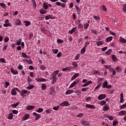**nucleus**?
<instances>
[{
	"instance_id": "1",
	"label": "nucleus",
	"mask_w": 126,
	"mask_h": 126,
	"mask_svg": "<svg viewBox=\"0 0 126 126\" xmlns=\"http://www.w3.org/2000/svg\"><path fill=\"white\" fill-rule=\"evenodd\" d=\"M80 123L81 125H82L83 126H90L89 124V123L86 121V120L83 119H82L80 121Z\"/></svg>"
},
{
	"instance_id": "2",
	"label": "nucleus",
	"mask_w": 126,
	"mask_h": 126,
	"mask_svg": "<svg viewBox=\"0 0 126 126\" xmlns=\"http://www.w3.org/2000/svg\"><path fill=\"white\" fill-rule=\"evenodd\" d=\"M77 83H79V79H77L75 81L72 83L69 86V88H72L74 87V86L76 85Z\"/></svg>"
},
{
	"instance_id": "3",
	"label": "nucleus",
	"mask_w": 126,
	"mask_h": 126,
	"mask_svg": "<svg viewBox=\"0 0 126 126\" xmlns=\"http://www.w3.org/2000/svg\"><path fill=\"white\" fill-rule=\"evenodd\" d=\"M60 106H61V107L69 106V102L67 101H63L62 103H60Z\"/></svg>"
},
{
	"instance_id": "4",
	"label": "nucleus",
	"mask_w": 126,
	"mask_h": 126,
	"mask_svg": "<svg viewBox=\"0 0 126 126\" xmlns=\"http://www.w3.org/2000/svg\"><path fill=\"white\" fill-rule=\"evenodd\" d=\"M32 115L35 117V121H38L41 118V114H38L36 112H33L32 113Z\"/></svg>"
},
{
	"instance_id": "5",
	"label": "nucleus",
	"mask_w": 126,
	"mask_h": 126,
	"mask_svg": "<svg viewBox=\"0 0 126 126\" xmlns=\"http://www.w3.org/2000/svg\"><path fill=\"white\" fill-rule=\"evenodd\" d=\"M106 94H101L99 95L98 96L97 99L98 100H103V99H105L106 98Z\"/></svg>"
},
{
	"instance_id": "6",
	"label": "nucleus",
	"mask_w": 126,
	"mask_h": 126,
	"mask_svg": "<svg viewBox=\"0 0 126 126\" xmlns=\"http://www.w3.org/2000/svg\"><path fill=\"white\" fill-rule=\"evenodd\" d=\"M35 80L37 82H46L47 81V79L40 78H35Z\"/></svg>"
},
{
	"instance_id": "7",
	"label": "nucleus",
	"mask_w": 126,
	"mask_h": 126,
	"mask_svg": "<svg viewBox=\"0 0 126 126\" xmlns=\"http://www.w3.org/2000/svg\"><path fill=\"white\" fill-rule=\"evenodd\" d=\"M75 8L78 15H80V14H81V10L80 9V8H79V7L77 5H76L75 6Z\"/></svg>"
},
{
	"instance_id": "8",
	"label": "nucleus",
	"mask_w": 126,
	"mask_h": 126,
	"mask_svg": "<svg viewBox=\"0 0 126 126\" xmlns=\"http://www.w3.org/2000/svg\"><path fill=\"white\" fill-rule=\"evenodd\" d=\"M45 20H49V19H56L55 17H53L52 15H49L45 17Z\"/></svg>"
},
{
	"instance_id": "9",
	"label": "nucleus",
	"mask_w": 126,
	"mask_h": 126,
	"mask_svg": "<svg viewBox=\"0 0 126 126\" xmlns=\"http://www.w3.org/2000/svg\"><path fill=\"white\" fill-rule=\"evenodd\" d=\"M35 106L34 105H28L26 107V109L28 111H31V110H33Z\"/></svg>"
},
{
	"instance_id": "10",
	"label": "nucleus",
	"mask_w": 126,
	"mask_h": 126,
	"mask_svg": "<svg viewBox=\"0 0 126 126\" xmlns=\"http://www.w3.org/2000/svg\"><path fill=\"white\" fill-rule=\"evenodd\" d=\"M30 118V115L29 114H25L23 118H22L23 121H26V120H28Z\"/></svg>"
},
{
	"instance_id": "11",
	"label": "nucleus",
	"mask_w": 126,
	"mask_h": 126,
	"mask_svg": "<svg viewBox=\"0 0 126 126\" xmlns=\"http://www.w3.org/2000/svg\"><path fill=\"white\" fill-rule=\"evenodd\" d=\"M109 109H110V107H109L108 104H106L105 105L103 106V111H104V112H106L108 111Z\"/></svg>"
},
{
	"instance_id": "12",
	"label": "nucleus",
	"mask_w": 126,
	"mask_h": 126,
	"mask_svg": "<svg viewBox=\"0 0 126 126\" xmlns=\"http://www.w3.org/2000/svg\"><path fill=\"white\" fill-rule=\"evenodd\" d=\"M11 95H12V96H15V95H16V90L15 89V88H14L11 91Z\"/></svg>"
},
{
	"instance_id": "13",
	"label": "nucleus",
	"mask_w": 126,
	"mask_h": 126,
	"mask_svg": "<svg viewBox=\"0 0 126 126\" xmlns=\"http://www.w3.org/2000/svg\"><path fill=\"white\" fill-rule=\"evenodd\" d=\"M71 69H72V66L67 67L63 68L62 69V71H66L67 70H71Z\"/></svg>"
},
{
	"instance_id": "14",
	"label": "nucleus",
	"mask_w": 126,
	"mask_h": 126,
	"mask_svg": "<svg viewBox=\"0 0 126 126\" xmlns=\"http://www.w3.org/2000/svg\"><path fill=\"white\" fill-rule=\"evenodd\" d=\"M76 28H77V27L73 28L70 31H69V33L71 34H73V33L75 32V31L76 30Z\"/></svg>"
},
{
	"instance_id": "15",
	"label": "nucleus",
	"mask_w": 126,
	"mask_h": 126,
	"mask_svg": "<svg viewBox=\"0 0 126 126\" xmlns=\"http://www.w3.org/2000/svg\"><path fill=\"white\" fill-rule=\"evenodd\" d=\"M86 107L89 109H95L96 108L94 105L92 104H86Z\"/></svg>"
},
{
	"instance_id": "16",
	"label": "nucleus",
	"mask_w": 126,
	"mask_h": 126,
	"mask_svg": "<svg viewBox=\"0 0 126 126\" xmlns=\"http://www.w3.org/2000/svg\"><path fill=\"white\" fill-rule=\"evenodd\" d=\"M10 71H11V73L14 74V75H15L16 74H18V71L16 70H13L12 69V68H10Z\"/></svg>"
},
{
	"instance_id": "17",
	"label": "nucleus",
	"mask_w": 126,
	"mask_h": 126,
	"mask_svg": "<svg viewBox=\"0 0 126 126\" xmlns=\"http://www.w3.org/2000/svg\"><path fill=\"white\" fill-rule=\"evenodd\" d=\"M78 76H79V73H75L71 78V80H74Z\"/></svg>"
},
{
	"instance_id": "18",
	"label": "nucleus",
	"mask_w": 126,
	"mask_h": 126,
	"mask_svg": "<svg viewBox=\"0 0 126 126\" xmlns=\"http://www.w3.org/2000/svg\"><path fill=\"white\" fill-rule=\"evenodd\" d=\"M42 6L43 9L47 10L49 9V6H48V4H47V3H43Z\"/></svg>"
},
{
	"instance_id": "19",
	"label": "nucleus",
	"mask_w": 126,
	"mask_h": 126,
	"mask_svg": "<svg viewBox=\"0 0 126 126\" xmlns=\"http://www.w3.org/2000/svg\"><path fill=\"white\" fill-rule=\"evenodd\" d=\"M74 92V91L71 90H68L66 91L65 94V95H68L69 94H71V93H73Z\"/></svg>"
},
{
	"instance_id": "20",
	"label": "nucleus",
	"mask_w": 126,
	"mask_h": 126,
	"mask_svg": "<svg viewBox=\"0 0 126 126\" xmlns=\"http://www.w3.org/2000/svg\"><path fill=\"white\" fill-rule=\"evenodd\" d=\"M112 40H113V36H109L106 38L105 41L106 43H109V42H111Z\"/></svg>"
},
{
	"instance_id": "21",
	"label": "nucleus",
	"mask_w": 126,
	"mask_h": 126,
	"mask_svg": "<svg viewBox=\"0 0 126 126\" xmlns=\"http://www.w3.org/2000/svg\"><path fill=\"white\" fill-rule=\"evenodd\" d=\"M89 23L90 22H88L84 25V28L85 30H87V29H88V28L89 27Z\"/></svg>"
},
{
	"instance_id": "22",
	"label": "nucleus",
	"mask_w": 126,
	"mask_h": 126,
	"mask_svg": "<svg viewBox=\"0 0 126 126\" xmlns=\"http://www.w3.org/2000/svg\"><path fill=\"white\" fill-rule=\"evenodd\" d=\"M22 56L23 58H26V59H30V57H29L26 53H22Z\"/></svg>"
},
{
	"instance_id": "23",
	"label": "nucleus",
	"mask_w": 126,
	"mask_h": 126,
	"mask_svg": "<svg viewBox=\"0 0 126 126\" xmlns=\"http://www.w3.org/2000/svg\"><path fill=\"white\" fill-rule=\"evenodd\" d=\"M47 12V11H45V10H44V9H41L39 11V13L41 15L46 14Z\"/></svg>"
},
{
	"instance_id": "24",
	"label": "nucleus",
	"mask_w": 126,
	"mask_h": 126,
	"mask_svg": "<svg viewBox=\"0 0 126 126\" xmlns=\"http://www.w3.org/2000/svg\"><path fill=\"white\" fill-rule=\"evenodd\" d=\"M52 79H53V83H55L57 80H58V78L56 76L51 75Z\"/></svg>"
},
{
	"instance_id": "25",
	"label": "nucleus",
	"mask_w": 126,
	"mask_h": 126,
	"mask_svg": "<svg viewBox=\"0 0 126 126\" xmlns=\"http://www.w3.org/2000/svg\"><path fill=\"white\" fill-rule=\"evenodd\" d=\"M120 103H124V94H120Z\"/></svg>"
},
{
	"instance_id": "26",
	"label": "nucleus",
	"mask_w": 126,
	"mask_h": 126,
	"mask_svg": "<svg viewBox=\"0 0 126 126\" xmlns=\"http://www.w3.org/2000/svg\"><path fill=\"white\" fill-rule=\"evenodd\" d=\"M106 101L105 100H101L98 102V104H99V105H101V106H104V105L106 104Z\"/></svg>"
},
{
	"instance_id": "27",
	"label": "nucleus",
	"mask_w": 126,
	"mask_h": 126,
	"mask_svg": "<svg viewBox=\"0 0 126 126\" xmlns=\"http://www.w3.org/2000/svg\"><path fill=\"white\" fill-rule=\"evenodd\" d=\"M111 57L113 62H117V61H118V58H117V56H116V55H112Z\"/></svg>"
},
{
	"instance_id": "28",
	"label": "nucleus",
	"mask_w": 126,
	"mask_h": 126,
	"mask_svg": "<svg viewBox=\"0 0 126 126\" xmlns=\"http://www.w3.org/2000/svg\"><path fill=\"white\" fill-rule=\"evenodd\" d=\"M119 42H120V43H126V39L121 37L119 39Z\"/></svg>"
},
{
	"instance_id": "29",
	"label": "nucleus",
	"mask_w": 126,
	"mask_h": 126,
	"mask_svg": "<svg viewBox=\"0 0 126 126\" xmlns=\"http://www.w3.org/2000/svg\"><path fill=\"white\" fill-rule=\"evenodd\" d=\"M12 118H13V114L12 113H9L8 116V120H12Z\"/></svg>"
},
{
	"instance_id": "30",
	"label": "nucleus",
	"mask_w": 126,
	"mask_h": 126,
	"mask_svg": "<svg viewBox=\"0 0 126 126\" xmlns=\"http://www.w3.org/2000/svg\"><path fill=\"white\" fill-rule=\"evenodd\" d=\"M39 69H41V70H45L46 69V66L43 64H41L39 66Z\"/></svg>"
},
{
	"instance_id": "31",
	"label": "nucleus",
	"mask_w": 126,
	"mask_h": 126,
	"mask_svg": "<svg viewBox=\"0 0 126 126\" xmlns=\"http://www.w3.org/2000/svg\"><path fill=\"white\" fill-rule=\"evenodd\" d=\"M21 42H22V39L21 38H20L19 40H17L16 44L17 46H19V45H20V44H21Z\"/></svg>"
},
{
	"instance_id": "32",
	"label": "nucleus",
	"mask_w": 126,
	"mask_h": 126,
	"mask_svg": "<svg viewBox=\"0 0 126 126\" xmlns=\"http://www.w3.org/2000/svg\"><path fill=\"white\" fill-rule=\"evenodd\" d=\"M107 86H108V82H107L106 81H104L102 85L103 88H107Z\"/></svg>"
},
{
	"instance_id": "33",
	"label": "nucleus",
	"mask_w": 126,
	"mask_h": 126,
	"mask_svg": "<svg viewBox=\"0 0 126 126\" xmlns=\"http://www.w3.org/2000/svg\"><path fill=\"white\" fill-rule=\"evenodd\" d=\"M45 112H46V114H51L52 112H53V110H52V109H51V108H49V109L46 110Z\"/></svg>"
},
{
	"instance_id": "34",
	"label": "nucleus",
	"mask_w": 126,
	"mask_h": 126,
	"mask_svg": "<svg viewBox=\"0 0 126 126\" xmlns=\"http://www.w3.org/2000/svg\"><path fill=\"white\" fill-rule=\"evenodd\" d=\"M24 23H25V26H29V25H31V22L28 21H25L24 22Z\"/></svg>"
},
{
	"instance_id": "35",
	"label": "nucleus",
	"mask_w": 126,
	"mask_h": 126,
	"mask_svg": "<svg viewBox=\"0 0 126 126\" xmlns=\"http://www.w3.org/2000/svg\"><path fill=\"white\" fill-rule=\"evenodd\" d=\"M59 71H60V70H56L55 71H54L53 73H52L51 74V75H54L55 76H57V75H58Z\"/></svg>"
},
{
	"instance_id": "36",
	"label": "nucleus",
	"mask_w": 126,
	"mask_h": 126,
	"mask_svg": "<svg viewBox=\"0 0 126 126\" xmlns=\"http://www.w3.org/2000/svg\"><path fill=\"white\" fill-rule=\"evenodd\" d=\"M104 67H105V68H107V69H109L110 70V71H111V70H112L113 68H112V67H111V66H110L109 65H105Z\"/></svg>"
},
{
	"instance_id": "37",
	"label": "nucleus",
	"mask_w": 126,
	"mask_h": 126,
	"mask_svg": "<svg viewBox=\"0 0 126 126\" xmlns=\"http://www.w3.org/2000/svg\"><path fill=\"white\" fill-rule=\"evenodd\" d=\"M41 88L42 90H46V89H47V86H46V84H42Z\"/></svg>"
},
{
	"instance_id": "38",
	"label": "nucleus",
	"mask_w": 126,
	"mask_h": 126,
	"mask_svg": "<svg viewBox=\"0 0 126 126\" xmlns=\"http://www.w3.org/2000/svg\"><path fill=\"white\" fill-rule=\"evenodd\" d=\"M119 114L121 116H125V115H126V111H121L120 112Z\"/></svg>"
},
{
	"instance_id": "39",
	"label": "nucleus",
	"mask_w": 126,
	"mask_h": 126,
	"mask_svg": "<svg viewBox=\"0 0 126 126\" xmlns=\"http://www.w3.org/2000/svg\"><path fill=\"white\" fill-rule=\"evenodd\" d=\"M34 87V85H31L27 87V89L28 90H31V89H33V88Z\"/></svg>"
},
{
	"instance_id": "40",
	"label": "nucleus",
	"mask_w": 126,
	"mask_h": 126,
	"mask_svg": "<svg viewBox=\"0 0 126 126\" xmlns=\"http://www.w3.org/2000/svg\"><path fill=\"white\" fill-rule=\"evenodd\" d=\"M32 1L33 8H36V7H37V5L36 4V1H35V0H32Z\"/></svg>"
},
{
	"instance_id": "41",
	"label": "nucleus",
	"mask_w": 126,
	"mask_h": 126,
	"mask_svg": "<svg viewBox=\"0 0 126 126\" xmlns=\"http://www.w3.org/2000/svg\"><path fill=\"white\" fill-rule=\"evenodd\" d=\"M84 115V114L83 113H79L76 116V118H82L83 116Z\"/></svg>"
},
{
	"instance_id": "42",
	"label": "nucleus",
	"mask_w": 126,
	"mask_h": 126,
	"mask_svg": "<svg viewBox=\"0 0 126 126\" xmlns=\"http://www.w3.org/2000/svg\"><path fill=\"white\" fill-rule=\"evenodd\" d=\"M16 25H21L22 24V23L21 22V21L20 20H17L16 21Z\"/></svg>"
},
{
	"instance_id": "43",
	"label": "nucleus",
	"mask_w": 126,
	"mask_h": 126,
	"mask_svg": "<svg viewBox=\"0 0 126 126\" xmlns=\"http://www.w3.org/2000/svg\"><path fill=\"white\" fill-rule=\"evenodd\" d=\"M111 53H112V50H111V49H109L108 51H107L105 52L106 55H107L108 56H109V55L111 54Z\"/></svg>"
},
{
	"instance_id": "44",
	"label": "nucleus",
	"mask_w": 126,
	"mask_h": 126,
	"mask_svg": "<svg viewBox=\"0 0 126 126\" xmlns=\"http://www.w3.org/2000/svg\"><path fill=\"white\" fill-rule=\"evenodd\" d=\"M94 18L95 19V20H96V21H99L101 19L99 16H94Z\"/></svg>"
},
{
	"instance_id": "45",
	"label": "nucleus",
	"mask_w": 126,
	"mask_h": 126,
	"mask_svg": "<svg viewBox=\"0 0 126 126\" xmlns=\"http://www.w3.org/2000/svg\"><path fill=\"white\" fill-rule=\"evenodd\" d=\"M116 70L117 71V72H122V68H121L120 66L117 67Z\"/></svg>"
},
{
	"instance_id": "46",
	"label": "nucleus",
	"mask_w": 126,
	"mask_h": 126,
	"mask_svg": "<svg viewBox=\"0 0 126 126\" xmlns=\"http://www.w3.org/2000/svg\"><path fill=\"white\" fill-rule=\"evenodd\" d=\"M110 71H111V72H112V74L113 75H116V74L117 73V72L116 71V70H115V69L112 68V69H111L110 70Z\"/></svg>"
},
{
	"instance_id": "47",
	"label": "nucleus",
	"mask_w": 126,
	"mask_h": 126,
	"mask_svg": "<svg viewBox=\"0 0 126 126\" xmlns=\"http://www.w3.org/2000/svg\"><path fill=\"white\" fill-rule=\"evenodd\" d=\"M19 105V102H17L15 104H11L12 107H13L14 108H15L16 107H17Z\"/></svg>"
},
{
	"instance_id": "48",
	"label": "nucleus",
	"mask_w": 126,
	"mask_h": 126,
	"mask_svg": "<svg viewBox=\"0 0 126 126\" xmlns=\"http://www.w3.org/2000/svg\"><path fill=\"white\" fill-rule=\"evenodd\" d=\"M72 64L74 67H77L78 65V64H77V63H76L75 62H73Z\"/></svg>"
},
{
	"instance_id": "49",
	"label": "nucleus",
	"mask_w": 126,
	"mask_h": 126,
	"mask_svg": "<svg viewBox=\"0 0 126 126\" xmlns=\"http://www.w3.org/2000/svg\"><path fill=\"white\" fill-rule=\"evenodd\" d=\"M44 111V109L42 108H40L36 110L37 113H42Z\"/></svg>"
},
{
	"instance_id": "50",
	"label": "nucleus",
	"mask_w": 126,
	"mask_h": 126,
	"mask_svg": "<svg viewBox=\"0 0 126 126\" xmlns=\"http://www.w3.org/2000/svg\"><path fill=\"white\" fill-rule=\"evenodd\" d=\"M52 51L53 53L57 54L59 52V50L58 49H52Z\"/></svg>"
},
{
	"instance_id": "51",
	"label": "nucleus",
	"mask_w": 126,
	"mask_h": 126,
	"mask_svg": "<svg viewBox=\"0 0 126 126\" xmlns=\"http://www.w3.org/2000/svg\"><path fill=\"white\" fill-rule=\"evenodd\" d=\"M3 26L4 27H8V26H12V25H11L10 23L4 24Z\"/></svg>"
},
{
	"instance_id": "52",
	"label": "nucleus",
	"mask_w": 126,
	"mask_h": 126,
	"mask_svg": "<svg viewBox=\"0 0 126 126\" xmlns=\"http://www.w3.org/2000/svg\"><path fill=\"white\" fill-rule=\"evenodd\" d=\"M29 91L27 90H22V93H23V94H27V93H28Z\"/></svg>"
},
{
	"instance_id": "53",
	"label": "nucleus",
	"mask_w": 126,
	"mask_h": 126,
	"mask_svg": "<svg viewBox=\"0 0 126 126\" xmlns=\"http://www.w3.org/2000/svg\"><path fill=\"white\" fill-rule=\"evenodd\" d=\"M57 43H58V44H62V43H63V40L58 39L57 40Z\"/></svg>"
},
{
	"instance_id": "54",
	"label": "nucleus",
	"mask_w": 126,
	"mask_h": 126,
	"mask_svg": "<svg viewBox=\"0 0 126 126\" xmlns=\"http://www.w3.org/2000/svg\"><path fill=\"white\" fill-rule=\"evenodd\" d=\"M9 41V38L7 36H5L4 38V41L5 42H7Z\"/></svg>"
},
{
	"instance_id": "55",
	"label": "nucleus",
	"mask_w": 126,
	"mask_h": 126,
	"mask_svg": "<svg viewBox=\"0 0 126 126\" xmlns=\"http://www.w3.org/2000/svg\"><path fill=\"white\" fill-rule=\"evenodd\" d=\"M86 51V49H85V48H83L81 50V53L85 54Z\"/></svg>"
},
{
	"instance_id": "56",
	"label": "nucleus",
	"mask_w": 126,
	"mask_h": 126,
	"mask_svg": "<svg viewBox=\"0 0 126 126\" xmlns=\"http://www.w3.org/2000/svg\"><path fill=\"white\" fill-rule=\"evenodd\" d=\"M79 57H80V54H77L75 57V61H78V60H79Z\"/></svg>"
},
{
	"instance_id": "57",
	"label": "nucleus",
	"mask_w": 126,
	"mask_h": 126,
	"mask_svg": "<svg viewBox=\"0 0 126 126\" xmlns=\"http://www.w3.org/2000/svg\"><path fill=\"white\" fill-rule=\"evenodd\" d=\"M0 6H1V7H2L3 8H5V7H6L5 4L3 3H0Z\"/></svg>"
},
{
	"instance_id": "58",
	"label": "nucleus",
	"mask_w": 126,
	"mask_h": 126,
	"mask_svg": "<svg viewBox=\"0 0 126 126\" xmlns=\"http://www.w3.org/2000/svg\"><path fill=\"white\" fill-rule=\"evenodd\" d=\"M103 41H100L97 42L96 43V45H97V46H101V45H103Z\"/></svg>"
},
{
	"instance_id": "59",
	"label": "nucleus",
	"mask_w": 126,
	"mask_h": 126,
	"mask_svg": "<svg viewBox=\"0 0 126 126\" xmlns=\"http://www.w3.org/2000/svg\"><path fill=\"white\" fill-rule=\"evenodd\" d=\"M10 84L9 83V82H5V88H7V87L8 86H9V85H10Z\"/></svg>"
},
{
	"instance_id": "60",
	"label": "nucleus",
	"mask_w": 126,
	"mask_h": 126,
	"mask_svg": "<svg viewBox=\"0 0 126 126\" xmlns=\"http://www.w3.org/2000/svg\"><path fill=\"white\" fill-rule=\"evenodd\" d=\"M53 109L55 111H58V110H59V109H60V106H57L53 107Z\"/></svg>"
},
{
	"instance_id": "61",
	"label": "nucleus",
	"mask_w": 126,
	"mask_h": 126,
	"mask_svg": "<svg viewBox=\"0 0 126 126\" xmlns=\"http://www.w3.org/2000/svg\"><path fill=\"white\" fill-rule=\"evenodd\" d=\"M74 92V93H76V95H77L78 96L81 94V92H80L78 90L75 91Z\"/></svg>"
},
{
	"instance_id": "62",
	"label": "nucleus",
	"mask_w": 126,
	"mask_h": 126,
	"mask_svg": "<svg viewBox=\"0 0 126 126\" xmlns=\"http://www.w3.org/2000/svg\"><path fill=\"white\" fill-rule=\"evenodd\" d=\"M0 63H5V60L4 58L0 59Z\"/></svg>"
},
{
	"instance_id": "63",
	"label": "nucleus",
	"mask_w": 126,
	"mask_h": 126,
	"mask_svg": "<svg viewBox=\"0 0 126 126\" xmlns=\"http://www.w3.org/2000/svg\"><path fill=\"white\" fill-rule=\"evenodd\" d=\"M118 121H116V120H114L113 122V126H117V125H118Z\"/></svg>"
},
{
	"instance_id": "64",
	"label": "nucleus",
	"mask_w": 126,
	"mask_h": 126,
	"mask_svg": "<svg viewBox=\"0 0 126 126\" xmlns=\"http://www.w3.org/2000/svg\"><path fill=\"white\" fill-rule=\"evenodd\" d=\"M124 108H126V103H125L120 106V109H124Z\"/></svg>"
}]
</instances>
